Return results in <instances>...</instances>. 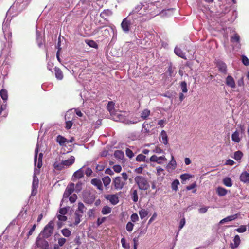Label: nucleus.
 Wrapping results in <instances>:
<instances>
[{
  "label": "nucleus",
  "mask_w": 249,
  "mask_h": 249,
  "mask_svg": "<svg viewBox=\"0 0 249 249\" xmlns=\"http://www.w3.org/2000/svg\"><path fill=\"white\" fill-rule=\"evenodd\" d=\"M161 136L163 143L165 145H167L168 144V137L166 132L164 130H162L161 132Z\"/></svg>",
  "instance_id": "33"
},
{
  "label": "nucleus",
  "mask_w": 249,
  "mask_h": 249,
  "mask_svg": "<svg viewBox=\"0 0 249 249\" xmlns=\"http://www.w3.org/2000/svg\"><path fill=\"white\" fill-rule=\"evenodd\" d=\"M105 168V165L103 163H100L96 166V170L97 171H102Z\"/></svg>",
  "instance_id": "49"
},
{
  "label": "nucleus",
  "mask_w": 249,
  "mask_h": 249,
  "mask_svg": "<svg viewBox=\"0 0 249 249\" xmlns=\"http://www.w3.org/2000/svg\"><path fill=\"white\" fill-rule=\"evenodd\" d=\"M150 110L148 109H145L142 112L141 117L143 120H145L150 115Z\"/></svg>",
  "instance_id": "24"
},
{
  "label": "nucleus",
  "mask_w": 249,
  "mask_h": 249,
  "mask_svg": "<svg viewBox=\"0 0 249 249\" xmlns=\"http://www.w3.org/2000/svg\"><path fill=\"white\" fill-rule=\"evenodd\" d=\"M239 40H240V36L237 34H235L234 36L231 37L232 41H235L236 42H239Z\"/></svg>",
  "instance_id": "57"
},
{
  "label": "nucleus",
  "mask_w": 249,
  "mask_h": 249,
  "mask_svg": "<svg viewBox=\"0 0 249 249\" xmlns=\"http://www.w3.org/2000/svg\"><path fill=\"white\" fill-rule=\"evenodd\" d=\"M54 71L56 78L59 80H62L63 78V74L60 69L56 67Z\"/></svg>",
  "instance_id": "17"
},
{
  "label": "nucleus",
  "mask_w": 249,
  "mask_h": 249,
  "mask_svg": "<svg viewBox=\"0 0 249 249\" xmlns=\"http://www.w3.org/2000/svg\"><path fill=\"white\" fill-rule=\"evenodd\" d=\"M236 231L239 233H242L246 231V227L245 226H241L239 228L236 229Z\"/></svg>",
  "instance_id": "55"
},
{
  "label": "nucleus",
  "mask_w": 249,
  "mask_h": 249,
  "mask_svg": "<svg viewBox=\"0 0 249 249\" xmlns=\"http://www.w3.org/2000/svg\"><path fill=\"white\" fill-rule=\"evenodd\" d=\"M125 153H126V156L128 157H129V158H132L134 156V153L133 152V151L129 148H126V149L125 150Z\"/></svg>",
  "instance_id": "45"
},
{
  "label": "nucleus",
  "mask_w": 249,
  "mask_h": 249,
  "mask_svg": "<svg viewBox=\"0 0 249 249\" xmlns=\"http://www.w3.org/2000/svg\"><path fill=\"white\" fill-rule=\"evenodd\" d=\"M114 104L113 102L110 101L108 103L107 105V109L109 111L111 112L114 109Z\"/></svg>",
  "instance_id": "44"
},
{
  "label": "nucleus",
  "mask_w": 249,
  "mask_h": 249,
  "mask_svg": "<svg viewBox=\"0 0 249 249\" xmlns=\"http://www.w3.org/2000/svg\"><path fill=\"white\" fill-rule=\"evenodd\" d=\"M86 208L85 207L84 205L82 202H79L78 204V208L75 211V212L78 213H81L83 215L84 211L86 210Z\"/></svg>",
  "instance_id": "23"
},
{
  "label": "nucleus",
  "mask_w": 249,
  "mask_h": 249,
  "mask_svg": "<svg viewBox=\"0 0 249 249\" xmlns=\"http://www.w3.org/2000/svg\"><path fill=\"white\" fill-rule=\"evenodd\" d=\"M36 244L37 247L41 249H47L49 248L48 242L44 239H39L37 240Z\"/></svg>",
  "instance_id": "7"
},
{
  "label": "nucleus",
  "mask_w": 249,
  "mask_h": 249,
  "mask_svg": "<svg viewBox=\"0 0 249 249\" xmlns=\"http://www.w3.org/2000/svg\"><path fill=\"white\" fill-rule=\"evenodd\" d=\"M139 214L141 219H143L148 215V211L144 209H142L139 211Z\"/></svg>",
  "instance_id": "27"
},
{
  "label": "nucleus",
  "mask_w": 249,
  "mask_h": 249,
  "mask_svg": "<svg viewBox=\"0 0 249 249\" xmlns=\"http://www.w3.org/2000/svg\"><path fill=\"white\" fill-rule=\"evenodd\" d=\"M174 53L178 56L182 58L186 59L185 53H183L181 49H180L179 48L176 47L174 49Z\"/></svg>",
  "instance_id": "16"
},
{
  "label": "nucleus",
  "mask_w": 249,
  "mask_h": 249,
  "mask_svg": "<svg viewBox=\"0 0 249 249\" xmlns=\"http://www.w3.org/2000/svg\"><path fill=\"white\" fill-rule=\"evenodd\" d=\"M121 26L123 31L124 33H127L130 30L131 22L127 18H125L123 20Z\"/></svg>",
  "instance_id": "4"
},
{
  "label": "nucleus",
  "mask_w": 249,
  "mask_h": 249,
  "mask_svg": "<svg viewBox=\"0 0 249 249\" xmlns=\"http://www.w3.org/2000/svg\"><path fill=\"white\" fill-rule=\"evenodd\" d=\"M223 184L227 187H231L232 185L231 179L229 177H226L223 180Z\"/></svg>",
  "instance_id": "30"
},
{
  "label": "nucleus",
  "mask_w": 249,
  "mask_h": 249,
  "mask_svg": "<svg viewBox=\"0 0 249 249\" xmlns=\"http://www.w3.org/2000/svg\"><path fill=\"white\" fill-rule=\"evenodd\" d=\"M82 183L81 181L78 182L75 185V192L79 193L82 189Z\"/></svg>",
  "instance_id": "46"
},
{
  "label": "nucleus",
  "mask_w": 249,
  "mask_h": 249,
  "mask_svg": "<svg viewBox=\"0 0 249 249\" xmlns=\"http://www.w3.org/2000/svg\"><path fill=\"white\" fill-rule=\"evenodd\" d=\"M136 183L140 190H147L149 188V184L147 179L142 176H137L134 178Z\"/></svg>",
  "instance_id": "2"
},
{
  "label": "nucleus",
  "mask_w": 249,
  "mask_h": 249,
  "mask_svg": "<svg viewBox=\"0 0 249 249\" xmlns=\"http://www.w3.org/2000/svg\"><path fill=\"white\" fill-rule=\"evenodd\" d=\"M114 156L116 158L122 160L124 157V154L121 150H116L114 152Z\"/></svg>",
  "instance_id": "32"
},
{
  "label": "nucleus",
  "mask_w": 249,
  "mask_h": 249,
  "mask_svg": "<svg viewBox=\"0 0 249 249\" xmlns=\"http://www.w3.org/2000/svg\"><path fill=\"white\" fill-rule=\"evenodd\" d=\"M77 198V196L74 194L69 197V200L71 203H73L75 202Z\"/></svg>",
  "instance_id": "50"
},
{
  "label": "nucleus",
  "mask_w": 249,
  "mask_h": 249,
  "mask_svg": "<svg viewBox=\"0 0 249 249\" xmlns=\"http://www.w3.org/2000/svg\"><path fill=\"white\" fill-rule=\"evenodd\" d=\"M167 72L169 73V75L171 77L174 73V68L172 65H170L168 67Z\"/></svg>",
  "instance_id": "54"
},
{
  "label": "nucleus",
  "mask_w": 249,
  "mask_h": 249,
  "mask_svg": "<svg viewBox=\"0 0 249 249\" xmlns=\"http://www.w3.org/2000/svg\"><path fill=\"white\" fill-rule=\"evenodd\" d=\"M37 41L38 46L39 47H42L44 44V40L41 37H38L37 38Z\"/></svg>",
  "instance_id": "51"
},
{
  "label": "nucleus",
  "mask_w": 249,
  "mask_h": 249,
  "mask_svg": "<svg viewBox=\"0 0 249 249\" xmlns=\"http://www.w3.org/2000/svg\"><path fill=\"white\" fill-rule=\"evenodd\" d=\"M158 157L156 155H154L150 158V160L152 162H156L158 164H161L162 163V161H158Z\"/></svg>",
  "instance_id": "43"
},
{
  "label": "nucleus",
  "mask_w": 249,
  "mask_h": 249,
  "mask_svg": "<svg viewBox=\"0 0 249 249\" xmlns=\"http://www.w3.org/2000/svg\"><path fill=\"white\" fill-rule=\"evenodd\" d=\"M53 167L56 170L59 171H61L65 168L62 161L61 162H58L57 161L55 162L53 164Z\"/></svg>",
  "instance_id": "26"
},
{
  "label": "nucleus",
  "mask_w": 249,
  "mask_h": 249,
  "mask_svg": "<svg viewBox=\"0 0 249 249\" xmlns=\"http://www.w3.org/2000/svg\"><path fill=\"white\" fill-rule=\"evenodd\" d=\"M75 185L73 183H69L63 194V197L68 198L74 191Z\"/></svg>",
  "instance_id": "5"
},
{
  "label": "nucleus",
  "mask_w": 249,
  "mask_h": 249,
  "mask_svg": "<svg viewBox=\"0 0 249 249\" xmlns=\"http://www.w3.org/2000/svg\"><path fill=\"white\" fill-rule=\"evenodd\" d=\"M92 173V171L90 168H87L85 171V174L87 176H90Z\"/></svg>",
  "instance_id": "64"
},
{
  "label": "nucleus",
  "mask_w": 249,
  "mask_h": 249,
  "mask_svg": "<svg viewBox=\"0 0 249 249\" xmlns=\"http://www.w3.org/2000/svg\"><path fill=\"white\" fill-rule=\"evenodd\" d=\"M106 217H102L101 218H98L97 221V224L98 226H100L106 220Z\"/></svg>",
  "instance_id": "61"
},
{
  "label": "nucleus",
  "mask_w": 249,
  "mask_h": 249,
  "mask_svg": "<svg viewBox=\"0 0 249 249\" xmlns=\"http://www.w3.org/2000/svg\"><path fill=\"white\" fill-rule=\"evenodd\" d=\"M84 177V172L81 169H80L75 172L73 174L72 180L75 181L77 179H80Z\"/></svg>",
  "instance_id": "10"
},
{
  "label": "nucleus",
  "mask_w": 249,
  "mask_h": 249,
  "mask_svg": "<svg viewBox=\"0 0 249 249\" xmlns=\"http://www.w3.org/2000/svg\"><path fill=\"white\" fill-rule=\"evenodd\" d=\"M63 164L65 167H69L72 165L75 162V157L73 156H71L70 158L65 160L62 161Z\"/></svg>",
  "instance_id": "12"
},
{
  "label": "nucleus",
  "mask_w": 249,
  "mask_h": 249,
  "mask_svg": "<svg viewBox=\"0 0 249 249\" xmlns=\"http://www.w3.org/2000/svg\"><path fill=\"white\" fill-rule=\"evenodd\" d=\"M122 177L118 176L115 178L112 181V185L116 190H120L126 184L128 179V175L123 172L121 174Z\"/></svg>",
  "instance_id": "1"
},
{
  "label": "nucleus",
  "mask_w": 249,
  "mask_h": 249,
  "mask_svg": "<svg viewBox=\"0 0 249 249\" xmlns=\"http://www.w3.org/2000/svg\"><path fill=\"white\" fill-rule=\"evenodd\" d=\"M153 152L158 153V154H160V153H163L164 151L162 149H161V148L159 147H156L154 150H153Z\"/></svg>",
  "instance_id": "60"
},
{
  "label": "nucleus",
  "mask_w": 249,
  "mask_h": 249,
  "mask_svg": "<svg viewBox=\"0 0 249 249\" xmlns=\"http://www.w3.org/2000/svg\"><path fill=\"white\" fill-rule=\"evenodd\" d=\"M61 232L63 236L66 237H69L71 234V231L68 228L63 229L61 231Z\"/></svg>",
  "instance_id": "37"
},
{
  "label": "nucleus",
  "mask_w": 249,
  "mask_h": 249,
  "mask_svg": "<svg viewBox=\"0 0 249 249\" xmlns=\"http://www.w3.org/2000/svg\"><path fill=\"white\" fill-rule=\"evenodd\" d=\"M179 184V182L178 180L176 179L172 183L171 187L173 190L177 191L178 189V185Z\"/></svg>",
  "instance_id": "35"
},
{
  "label": "nucleus",
  "mask_w": 249,
  "mask_h": 249,
  "mask_svg": "<svg viewBox=\"0 0 249 249\" xmlns=\"http://www.w3.org/2000/svg\"><path fill=\"white\" fill-rule=\"evenodd\" d=\"M237 217V216L236 214L227 216V217L222 219L220 221V223L223 224L224 223L226 222L231 221L232 220H233L236 219Z\"/></svg>",
  "instance_id": "22"
},
{
  "label": "nucleus",
  "mask_w": 249,
  "mask_h": 249,
  "mask_svg": "<svg viewBox=\"0 0 249 249\" xmlns=\"http://www.w3.org/2000/svg\"><path fill=\"white\" fill-rule=\"evenodd\" d=\"M112 14V12L110 10L106 9L101 13L100 17L106 19L108 17L111 16Z\"/></svg>",
  "instance_id": "18"
},
{
  "label": "nucleus",
  "mask_w": 249,
  "mask_h": 249,
  "mask_svg": "<svg viewBox=\"0 0 249 249\" xmlns=\"http://www.w3.org/2000/svg\"><path fill=\"white\" fill-rule=\"evenodd\" d=\"M91 183L96 186L98 189L102 191L103 187L101 181L98 178H93L91 180Z\"/></svg>",
  "instance_id": "11"
},
{
  "label": "nucleus",
  "mask_w": 249,
  "mask_h": 249,
  "mask_svg": "<svg viewBox=\"0 0 249 249\" xmlns=\"http://www.w3.org/2000/svg\"><path fill=\"white\" fill-rule=\"evenodd\" d=\"M66 242V239L64 238H60L58 239V243L60 246H63Z\"/></svg>",
  "instance_id": "56"
},
{
  "label": "nucleus",
  "mask_w": 249,
  "mask_h": 249,
  "mask_svg": "<svg viewBox=\"0 0 249 249\" xmlns=\"http://www.w3.org/2000/svg\"><path fill=\"white\" fill-rule=\"evenodd\" d=\"M114 171L116 173H120L122 170V167L120 165H115L113 166Z\"/></svg>",
  "instance_id": "52"
},
{
  "label": "nucleus",
  "mask_w": 249,
  "mask_h": 249,
  "mask_svg": "<svg viewBox=\"0 0 249 249\" xmlns=\"http://www.w3.org/2000/svg\"><path fill=\"white\" fill-rule=\"evenodd\" d=\"M240 179L244 183L249 182V173L246 171L242 173L240 177Z\"/></svg>",
  "instance_id": "14"
},
{
  "label": "nucleus",
  "mask_w": 249,
  "mask_h": 249,
  "mask_svg": "<svg viewBox=\"0 0 249 249\" xmlns=\"http://www.w3.org/2000/svg\"><path fill=\"white\" fill-rule=\"evenodd\" d=\"M192 177V176L189 174H183L180 175V178L182 181H186Z\"/></svg>",
  "instance_id": "38"
},
{
  "label": "nucleus",
  "mask_w": 249,
  "mask_h": 249,
  "mask_svg": "<svg viewBox=\"0 0 249 249\" xmlns=\"http://www.w3.org/2000/svg\"><path fill=\"white\" fill-rule=\"evenodd\" d=\"M131 196L132 200L134 202H137L138 200V191L136 189H131Z\"/></svg>",
  "instance_id": "19"
},
{
  "label": "nucleus",
  "mask_w": 249,
  "mask_h": 249,
  "mask_svg": "<svg viewBox=\"0 0 249 249\" xmlns=\"http://www.w3.org/2000/svg\"><path fill=\"white\" fill-rule=\"evenodd\" d=\"M225 83L227 86L232 89H234L236 87L235 81L231 76L229 75L226 77Z\"/></svg>",
  "instance_id": "9"
},
{
  "label": "nucleus",
  "mask_w": 249,
  "mask_h": 249,
  "mask_svg": "<svg viewBox=\"0 0 249 249\" xmlns=\"http://www.w3.org/2000/svg\"><path fill=\"white\" fill-rule=\"evenodd\" d=\"M105 198L113 205H116L119 202V198L116 195H107Z\"/></svg>",
  "instance_id": "8"
},
{
  "label": "nucleus",
  "mask_w": 249,
  "mask_h": 249,
  "mask_svg": "<svg viewBox=\"0 0 249 249\" xmlns=\"http://www.w3.org/2000/svg\"><path fill=\"white\" fill-rule=\"evenodd\" d=\"M234 244L231 243L230 246L232 249H235L237 248L240 243V239L239 235H236L235 236L234 239Z\"/></svg>",
  "instance_id": "15"
},
{
  "label": "nucleus",
  "mask_w": 249,
  "mask_h": 249,
  "mask_svg": "<svg viewBox=\"0 0 249 249\" xmlns=\"http://www.w3.org/2000/svg\"><path fill=\"white\" fill-rule=\"evenodd\" d=\"M177 163L176 160H174V157L173 155H171V160L168 164L167 166V168H171L174 170L176 168Z\"/></svg>",
  "instance_id": "20"
},
{
  "label": "nucleus",
  "mask_w": 249,
  "mask_h": 249,
  "mask_svg": "<svg viewBox=\"0 0 249 249\" xmlns=\"http://www.w3.org/2000/svg\"><path fill=\"white\" fill-rule=\"evenodd\" d=\"M53 230L54 223L52 221H51L44 227L42 232V236L44 238H48L53 234Z\"/></svg>",
  "instance_id": "3"
},
{
  "label": "nucleus",
  "mask_w": 249,
  "mask_h": 249,
  "mask_svg": "<svg viewBox=\"0 0 249 249\" xmlns=\"http://www.w3.org/2000/svg\"><path fill=\"white\" fill-rule=\"evenodd\" d=\"M0 95L2 99L4 101H7L8 99V92L5 89H2L0 91Z\"/></svg>",
  "instance_id": "25"
},
{
  "label": "nucleus",
  "mask_w": 249,
  "mask_h": 249,
  "mask_svg": "<svg viewBox=\"0 0 249 249\" xmlns=\"http://www.w3.org/2000/svg\"><path fill=\"white\" fill-rule=\"evenodd\" d=\"M216 193L218 196H225L227 193V190L221 187H218L216 189Z\"/></svg>",
  "instance_id": "21"
},
{
  "label": "nucleus",
  "mask_w": 249,
  "mask_h": 249,
  "mask_svg": "<svg viewBox=\"0 0 249 249\" xmlns=\"http://www.w3.org/2000/svg\"><path fill=\"white\" fill-rule=\"evenodd\" d=\"M216 66L218 69V71L224 74L227 72V67L226 64L221 60H218L216 62Z\"/></svg>",
  "instance_id": "6"
},
{
  "label": "nucleus",
  "mask_w": 249,
  "mask_h": 249,
  "mask_svg": "<svg viewBox=\"0 0 249 249\" xmlns=\"http://www.w3.org/2000/svg\"><path fill=\"white\" fill-rule=\"evenodd\" d=\"M42 158H43V154L42 153H40L39 154L38 158V163H37V167L38 168H41V167L42 165Z\"/></svg>",
  "instance_id": "41"
},
{
  "label": "nucleus",
  "mask_w": 249,
  "mask_h": 249,
  "mask_svg": "<svg viewBox=\"0 0 249 249\" xmlns=\"http://www.w3.org/2000/svg\"><path fill=\"white\" fill-rule=\"evenodd\" d=\"M180 86L181 88V90L184 93H186L188 91V89L187 88V84L185 81H182L180 83Z\"/></svg>",
  "instance_id": "40"
},
{
  "label": "nucleus",
  "mask_w": 249,
  "mask_h": 249,
  "mask_svg": "<svg viewBox=\"0 0 249 249\" xmlns=\"http://www.w3.org/2000/svg\"><path fill=\"white\" fill-rule=\"evenodd\" d=\"M242 63L244 64V65L246 66H247L249 65V60L247 58V57H246L245 55H243L242 56Z\"/></svg>",
  "instance_id": "48"
},
{
  "label": "nucleus",
  "mask_w": 249,
  "mask_h": 249,
  "mask_svg": "<svg viewBox=\"0 0 249 249\" xmlns=\"http://www.w3.org/2000/svg\"><path fill=\"white\" fill-rule=\"evenodd\" d=\"M243 156V153L241 151H237L234 152L233 158L237 161L241 159Z\"/></svg>",
  "instance_id": "29"
},
{
  "label": "nucleus",
  "mask_w": 249,
  "mask_h": 249,
  "mask_svg": "<svg viewBox=\"0 0 249 249\" xmlns=\"http://www.w3.org/2000/svg\"><path fill=\"white\" fill-rule=\"evenodd\" d=\"M146 156L142 154H139L136 158V160L138 162H141V161H144L145 160Z\"/></svg>",
  "instance_id": "39"
},
{
  "label": "nucleus",
  "mask_w": 249,
  "mask_h": 249,
  "mask_svg": "<svg viewBox=\"0 0 249 249\" xmlns=\"http://www.w3.org/2000/svg\"><path fill=\"white\" fill-rule=\"evenodd\" d=\"M131 220L133 222H136V221H138L139 220V217L137 213H133L130 217Z\"/></svg>",
  "instance_id": "47"
},
{
  "label": "nucleus",
  "mask_w": 249,
  "mask_h": 249,
  "mask_svg": "<svg viewBox=\"0 0 249 249\" xmlns=\"http://www.w3.org/2000/svg\"><path fill=\"white\" fill-rule=\"evenodd\" d=\"M104 186L107 187L111 182V178L108 176H106L102 178Z\"/></svg>",
  "instance_id": "34"
},
{
  "label": "nucleus",
  "mask_w": 249,
  "mask_h": 249,
  "mask_svg": "<svg viewBox=\"0 0 249 249\" xmlns=\"http://www.w3.org/2000/svg\"><path fill=\"white\" fill-rule=\"evenodd\" d=\"M238 86L242 87L244 86V77L242 76L237 81Z\"/></svg>",
  "instance_id": "62"
},
{
  "label": "nucleus",
  "mask_w": 249,
  "mask_h": 249,
  "mask_svg": "<svg viewBox=\"0 0 249 249\" xmlns=\"http://www.w3.org/2000/svg\"><path fill=\"white\" fill-rule=\"evenodd\" d=\"M134 226V224L132 222H128L127 223L126 226V230L128 232H131L133 230Z\"/></svg>",
  "instance_id": "42"
},
{
  "label": "nucleus",
  "mask_w": 249,
  "mask_h": 249,
  "mask_svg": "<svg viewBox=\"0 0 249 249\" xmlns=\"http://www.w3.org/2000/svg\"><path fill=\"white\" fill-rule=\"evenodd\" d=\"M72 124H73V123L71 121H69V120L66 121L65 128L68 130L71 129V127H72Z\"/></svg>",
  "instance_id": "53"
},
{
  "label": "nucleus",
  "mask_w": 249,
  "mask_h": 249,
  "mask_svg": "<svg viewBox=\"0 0 249 249\" xmlns=\"http://www.w3.org/2000/svg\"><path fill=\"white\" fill-rule=\"evenodd\" d=\"M61 215H65L67 214L68 211L66 208H61L59 209V211Z\"/></svg>",
  "instance_id": "59"
},
{
  "label": "nucleus",
  "mask_w": 249,
  "mask_h": 249,
  "mask_svg": "<svg viewBox=\"0 0 249 249\" xmlns=\"http://www.w3.org/2000/svg\"><path fill=\"white\" fill-rule=\"evenodd\" d=\"M111 212V208L108 206H104L102 210V213L103 214H107L110 213Z\"/></svg>",
  "instance_id": "36"
},
{
  "label": "nucleus",
  "mask_w": 249,
  "mask_h": 249,
  "mask_svg": "<svg viewBox=\"0 0 249 249\" xmlns=\"http://www.w3.org/2000/svg\"><path fill=\"white\" fill-rule=\"evenodd\" d=\"M57 218L61 221H66L67 219V217L64 215L59 214L57 215Z\"/></svg>",
  "instance_id": "58"
},
{
  "label": "nucleus",
  "mask_w": 249,
  "mask_h": 249,
  "mask_svg": "<svg viewBox=\"0 0 249 249\" xmlns=\"http://www.w3.org/2000/svg\"><path fill=\"white\" fill-rule=\"evenodd\" d=\"M75 220L73 224L77 225L81 221V218L83 216L81 213H78V212L75 213Z\"/></svg>",
  "instance_id": "28"
},
{
  "label": "nucleus",
  "mask_w": 249,
  "mask_h": 249,
  "mask_svg": "<svg viewBox=\"0 0 249 249\" xmlns=\"http://www.w3.org/2000/svg\"><path fill=\"white\" fill-rule=\"evenodd\" d=\"M185 224V219L183 218L180 221L179 225V229H181Z\"/></svg>",
  "instance_id": "63"
},
{
  "label": "nucleus",
  "mask_w": 249,
  "mask_h": 249,
  "mask_svg": "<svg viewBox=\"0 0 249 249\" xmlns=\"http://www.w3.org/2000/svg\"><path fill=\"white\" fill-rule=\"evenodd\" d=\"M232 140L236 142H239L240 141L239 134L237 131L234 132L231 135Z\"/></svg>",
  "instance_id": "31"
},
{
  "label": "nucleus",
  "mask_w": 249,
  "mask_h": 249,
  "mask_svg": "<svg viewBox=\"0 0 249 249\" xmlns=\"http://www.w3.org/2000/svg\"><path fill=\"white\" fill-rule=\"evenodd\" d=\"M56 142L61 145L64 146L66 143H69V142L66 138L61 136L58 135L56 138Z\"/></svg>",
  "instance_id": "13"
}]
</instances>
